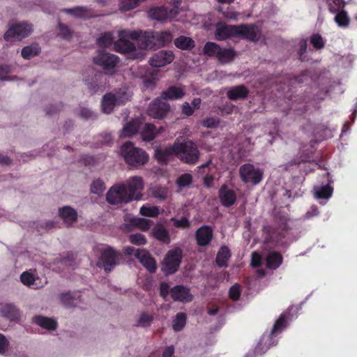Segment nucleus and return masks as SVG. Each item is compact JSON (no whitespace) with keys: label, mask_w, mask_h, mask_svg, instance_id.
Here are the masks:
<instances>
[{"label":"nucleus","mask_w":357,"mask_h":357,"mask_svg":"<svg viewBox=\"0 0 357 357\" xmlns=\"http://www.w3.org/2000/svg\"><path fill=\"white\" fill-rule=\"evenodd\" d=\"M40 52V47L37 43L24 47L22 50V56L25 59H31L38 55Z\"/></svg>","instance_id":"f704fd0d"},{"label":"nucleus","mask_w":357,"mask_h":357,"mask_svg":"<svg viewBox=\"0 0 357 357\" xmlns=\"http://www.w3.org/2000/svg\"><path fill=\"white\" fill-rule=\"evenodd\" d=\"M182 252L180 248L169 250L164 259L162 270L166 274L175 273L181 264Z\"/></svg>","instance_id":"9d476101"},{"label":"nucleus","mask_w":357,"mask_h":357,"mask_svg":"<svg viewBox=\"0 0 357 357\" xmlns=\"http://www.w3.org/2000/svg\"><path fill=\"white\" fill-rule=\"evenodd\" d=\"M329 10L335 13L340 10L344 6V1L343 0H326Z\"/></svg>","instance_id":"09e8293b"},{"label":"nucleus","mask_w":357,"mask_h":357,"mask_svg":"<svg viewBox=\"0 0 357 357\" xmlns=\"http://www.w3.org/2000/svg\"><path fill=\"white\" fill-rule=\"evenodd\" d=\"M174 44L177 48L181 50H190L195 46L194 40L191 38L184 36L176 38Z\"/></svg>","instance_id":"c9c22d12"},{"label":"nucleus","mask_w":357,"mask_h":357,"mask_svg":"<svg viewBox=\"0 0 357 357\" xmlns=\"http://www.w3.org/2000/svg\"><path fill=\"white\" fill-rule=\"evenodd\" d=\"M319 215V210L317 206H312L310 210L305 214L304 218L305 219H310L312 217L317 216Z\"/></svg>","instance_id":"0e129e2a"},{"label":"nucleus","mask_w":357,"mask_h":357,"mask_svg":"<svg viewBox=\"0 0 357 357\" xmlns=\"http://www.w3.org/2000/svg\"><path fill=\"white\" fill-rule=\"evenodd\" d=\"M119 40L114 43V50L121 53L128 54L132 58L142 57V50L164 47L172 40L169 31H149L122 29L118 31Z\"/></svg>","instance_id":"f257e3e1"},{"label":"nucleus","mask_w":357,"mask_h":357,"mask_svg":"<svg viewBox=\"0 0 357 357\" xmlns=\"http://www.w3.org/2000/svg\"><path fill=\"white\" fill-rule=\"evenodd\" d=\"M11 72V67L8 65L0 66V80H8L6 75Z\"/></svg>","instance_id":"680f3d73"},{"label":"nucleus","mask_w":357,"mask_h":357,"mask_svg":"<svg viewBox=\"0 0 357 357\" xmlns=\"http://www.w3.org/2000/svg\"><path fill=\"white\" fill-rule=\"evenodd\" d=\"M213 238V231L207 226L200 227L196 232V239L199 245H208Z\"/></svg>","instance_id":"5701e85b"},{"label":"nucleus","mask_w":357,"mask_h":357,"mask_svg":"<svg viewBox=\"0 0 357 357\" xmlns=\"http://www.w3.org/2000/svg\"><path fill=\"white\" fill-rule=\"evenodd\" d=\"M239 175L245 183L259 184L263 179L264 172L252 164H244L239 168Z\"/></svg>","instance_id":"0eeeda50"},{"label":"nucleus","mask_w":357,"mask_h":357,"mask_svg":"<svg viewBox=\"0 0 357 357\" xmlns=\"http://www.w3.org/2000/svg\"><path fill=\"white\" fill-rule=\"evenodd\" d=\"M114 95L117 102H119V105H123L127 101L131 100L133 93L130 86L124 85L119 88Z\"/></svg>","instance_id":"cd10ccee"},{"label":"nucleus","mask_w":357,"mask_h":357,"mask_svg":"<svg viewBox=\"0 0 357 357\" xmlns=\"http://www.w3.org/2000/svg\"><path fill=\"white\" fill-rule=\"evenodd\" d=\"M230 257V251L228 248L223 246L219 250L217 257L216 262L220 266H226L227 261Z\"/></svg>","instance_id":"4c0bfd02"},{"label":"nucleus","mask_w":357,"mask_h":357,"mask_svg":"<svg viewBox=\"0 0 357 357\" xmlns=\"http://www.w3.org/2000/svg\"><path fill=\"white\" fill-rule=\"evenodd\" d=\"M261 262V257L259 254L255 252L252 255L251 264L254 267L259 266Z\"/></svg>","instance_id":"e2e57ef3"},{"label":"nucleus","mask_w":357,"mask_h":357,"mask_svg":"<svg viewBox=\"0 0 357 357\" xmlns=\"http://www.w3.org/2000/svg\"><path fill=\"white\" fill-rule=\"evenodd\" d=\"M10 342L3 334L0 333V355H5L9 350Z\"/></svg>","instance_id":"3c124183"},{"label":"nucleus","mask_w":357,"mask_h":357,"mask_svg":"<svg viewBox=\"0 0 357 357\" xmlns=\"http://www.w3.org/2000/svg\"><path fill=\"white\" fill-rule=\"evenodd\" d=\"M310 43L313 47L317 50L321 49L324 46V41L319 34H313L310 37Z\"/></svg>","instance_id":"603ef678"},{"label":"nucleus","mask_w":357,"mask_h":357,"mask_svg":"<svg viewBox=\"0 0 357 357\" xmlns=\"http://www.w3.org/2000/svg\"><path fill=\"white\" fill-rule=\"evenodd\" d=\"M114 38L111 32L102 33L98 38L97 43L101 47H109L114 43Z\"/></svg>","instance_id":"58836bf2"},{"label":"nucleus","mask_w":357,"mask_h":357,"mask_svg":"<svg viewBox=\"0 0 357 357\" xmlns=\"http://www.w3.org/2000/svg\"><path fill=\"white\" fill-rule=\"evenodd\" d=\"M238 30V26L218 24L216 28L215 37L218 40H225L232 36L237 37Z\"/></svg>","instance_id":"f3484780"},{"label":"nucleus","mask_w":357,"mask_h":357,"mask_svg":"<svg viewBox=\"0 0 357 357\" xmlns=\"http://www.w3.org/2000/svg\"><path fill=\"white\" fill-rule=\"evenodd\" d=\"M172 221L174 225L177 228L184 229L188 227L190 225L189 221L186 218H182L181 220L172 218Z\"/></svg>","instance_id":"bf43d9fd"},{"label":"nucleus","mask_w":357,"mask_h":357,"mask_svg":"<svg viewBox=\"0 0 357 357\" xmlns=\"http://www.w3.org/2000/svg\"><path fill=\"white\" fill-rule=\"evenodd\" d=\"M126 255H134L140 263L151 273L156 270V264L148 251L146 250L135 249L132 247H126L124 249Z\"/></svg>","instance_id":"1a4fd4ad"},{"label":"nucleus","mask_w":357,"mask_h":357,"mask_svg":"<svg viewBox=\"0 0 357 357\" xmlns=\"http://www.w3.org/2000/svg\"><path fill=\"white\" fill-rule=\"evenodd\" d=\"M120 154L126 164L131 167L142 166L149 160L148 154L143 149L135 146L130 142H127L121 146Z\"/></svg>","instance_id":"20e7f679"},{"label":"nucleus","mask_w":357,"mask_h":357,"mask_svg":"<svg viewBox=\"0 0 357 357\" xmlns=\"http://www.w3.org/2000/svg\"><path fill=\"white\" fill-rule=\"evenodd\" d=\"M153 236L158 240L169 243L170 237L168 231L162 225H157L152 230Z\"/></svg>","instance_id":"473e14b6"},{"label":"nucleus","mask_w":357,"mask_h":357,"mask_svg":"<svg viewBox=\"0 0 357 357\" xmlns=\"http://www.w3.org/2000/svg\"><path fill=\"white\" fill-rule=\"evenodd\" d=\"M139 123L137 121H130L126 123L121 132V137H130L137 132Z\"/></svg>","instance_id":"72a5a7b5"},{"label":"nucleus","mask_w":357,"mask_h":357,"mask_svg":"<svg viewBox=\"0 0 357 357\" xmlns=\"http://www.w3.org/2000/svg\"><path fill=\"white\" fill-rule=\"evenodd\" d=\"M96 64L101 66L107 71H111L114 68L118 63V57L103 50L97 52V55L93 58Z\"/></svg>","instance_id":"9b49d317"},{"label":"nucleus","mask_w":357,"mask_h":357,"mask_svg":"<svg viewBox=\"0 0 357 357\" xmlns=\"http://www.w3.org/2000/svg\"><path fill=\"white\" fill-rule=\"evenodd\" d=\"M105 189L104 183L98 179L96 181H94L91 186V191L93 194H96L98 195H101Z\"/></svg>","instance_id":"de8ad7c7"},{"label":"nucleus","mask_w":357,"mask_h":357,"mask_svg":"<svg viewBox=\"0 0 357 357\" xmlns=\"http://www.w3.org/2000/svg\"><path fill=\"white\" fill-rule=\"evenodd\" d=\"M307 51V42L305 40H301L299 43V50L298 54L300 55L301 60H305V57L303 56V54Z\"/></svg>","instance_id":"338daca9"},{"label":"nucleus","mask_w":357,"mask_h":357,"mask_svg":"<svg viewBox=\"0 0 357 357\" xmlns=\"http://www.w3.org/2000/svg\"><path fill=\"white\" fill-rule=\"evenodd\" d=\"M163 128L160 127L158 131H157L154 125L151 123H146L142 131V139L144 141L150 142L153 140L156 137L157 134L159 132H161Z\"/></svg>","instance_id":"2f4dec72"},{"label":"nucleus","mask_w":357,"mask_h":357,"mask_svg":"<svg viewBox=\"0 0 357 357\" xmlns=\"http://www.w3.org/2000/svg\"><path fill=\"white\" fill-rule=\"evenodd\" d=\"M126 221H129L130 226L139 227L144 231L149 229L150 227V221L146 219L127 215L126 217ZM128 226L129 225L125 224L124 228L127 229Z\"/></svg>","instance_id":"7c9ffc66"},{"label":"nucleus","mask_w":357,"mask_h":357,"mask_svg":"<svg viewBox=\"0 0 357 357\" xmlns=\"http://www.w3.org/2000/svg\"><path fill=\"white\" fill-rule=\"evenodd\" d=\"M140 213L144 216L156 217L159 214V209L156 206L144 205L140 208Z\"/></svg>","instance_id":"a18cd8bd"},{"label":"nucleus","mask_w":357,"mask_h":357,"mask_svg":"<svg viewBox=\"0 0 357 357\" xmlns=\"http://www.w3.org/2000/svg\"><path fill=\"white\" fill-rule=\"evenodd\" d=\"M220 120L215 117H207L203 121V126L206 128H215L219 125Z\"/></svg>","instance_id":"13d9d810"},{"label":"nucleus","mask_w":357,"mask_h":357,"mask_svg":"<svg viewBox=\"0 0 357 357\" xmlns=\"http://www.w3.org/2000/svg\"><path fill=\"white\" fill-rule=\"evenodd\" d=\"M289 312H286L281 314L275 323L271 333L268 335H264L261 337L259 344V347L263 346L266 347V349H267L270 347L277 344V340L275 337L286 328L287 325V319H289ZM291 319H290V320Z\"/></svg>","instance_id":"39448f33"},{"label":"nucleus","mask_w":357,"mask_h":357,"mask_svg":"<svg viewBox=\"0 0 357 357\" xmlns=\"http://www.w3.org/2000/svg\"><path fill=\"white\" fill-rule=\"evenodd\" d=\"M79 115L86 119H95L96 117V114L87 107L81 108Z\"/></svg>","instance_id":"052dcab7"},{"label":"nucleus","mask_w":357,"mask_h":357,"mask_svg":"<svg viewBox=\"0 0 357 357\" xmlns=\"http://www.w3.org/2000/svg\"><path fill=\"white\" fill-rule=\"evenodd\" d=\"M282 256L278 252H270L266 257V266L268 268L275 269L282 263Z\"/></svg>","instance_id":"e433bc0d"},{"label":"nucleus","mask_w":357,"mask_h":357,"mask_svg":"<svg viewBox=\"0 0 357 357\" xmlns=\"http://www.w3.org/2000/svg\"><path fill=\"white\" fill-rule=\"evenodd\" d=\"M219 196L222 204L225 206L233 205L236 200V195L234 190L223 185L219 190Z\"/></svg>","instance_id":"b1692460"},{"label":"nucleus","mask_w":357,"mask_h":357,"mask_svg":"<svg viewBox=\"0 0 357 357\" xmlns=\"http://www.w3.org/2000/svg\"><path fill=\"white\" fill-rule=\"evenodd\" d=\"M333 188L329 184L315 185L314 187V196L316 199H328L331 197Z\"/></svg>","instance_id":"bb28decb"},{"label":"nucleus","mask_w":357,"mask_h":357,"mask_svg":"<svg viewBox=\"0 0 357 357\" xmlns=\"http://www.w3.org/2000/svg\"><path fill=\"white\" fill-rule=\"evenodd\" d=\"M185 94L183 89L181 87L171 86L161 95V98L164 100H176L181 98Z\"/></svg>","instance_id":"c756f323"},{"label":"nucleus","mask_w":357,"mask_h":357,"mask_svg":"<svg viewBox=\"0 0 357 357\" xmlns=\"http://www.w3.org/2000/svg\"><path fill=\"white\" fill-rule=\"evenodd\" d=\"M129 240L134 245H144L146 243L145 236L142 234H132L129 236Z\"/></svg>","instance_id":"8fccbe9b"},{"label":"nucleus","mask_w":357,"mask_h":357,"mask_svg":"<svg viewBox=\"0 0 357 357\" xmlns=\"http://www.w3.org/2000/svg\"><path fill=\"white\" fill-rule=\"evenodd\" d=\"M139 0H121L119 8L123 11H128L137 7Z\"/></svg>","instance_id":"49530a36"},{"label":"nucleus","mask_w":357,"mask_h":357,"mask_svg":"<svg viewBox=\"0 0 357 357\" xmlns=\"http://www.w3.org/2000/svg\"><path fill=\"white\" fill-rule=\"evenodd\" d=\"M174 59V54L171 50H160L154 54L149 61L153 67H162L171 63Z\"/></svg>","instance_id":"ddd939ff"},{"label":"nucleus","mask_w":357,"mask_h":357,"mask_svg":"<svg viewBox=\"0 0 357 357\" xmlns=\"http://www.w3.org/2000/svg\"><path fill=\"white\" fill-rule=\"evenodd\" d=\"M241 294V286L238 284H235L231 288L229 291V295L230 298H231L234 301H236L240 298V296Z\"/></svg>","instance_id":"5fc2aeb1"},{"label":"nucleus","mask_w":357,"mask_h":357,"mask_svg":"<svg viewBox=\"0 0 357 357\" xmlns=\"http://www.w3.org/2000/svg\"><path fill=\"white\" fill-rule=\"evenodd\" d=\"M0 314L10 321L17 320L20 316L18 309L11 303L0 304Z\"/></svg>","instance_id":"4be33fe9"},{"label":"nucleus","mask_w":357,"mask_h":357,"mask_svg":"<svg viewBox=\"0 0 357 357\" xmlns=\"http://www.w3.org/2000/svg\"><path fill=\"white\" fill-rule=\"evenodd\" d=\"M63 12L73 15L77 18L86 19L93 15V12L91 9L86 6H76L72 8H64Z\"/></svg>","instance_id":"393cba45"},{"label":"nucleus","mask_w":357,"mask_h":357,"mask_svg":"<svg viewBox=\"0 0 357 357\" xmlns=\"http://www.w3.org/2000/svg\"><path fill=\"white\" fill-rule=\"evenodd\" d=\"M182 112L185 115L190 116L193 114L194 109L189 105L188 102H185L182 106Z\"/></svg>","instance_id":"774afa93"},{"label":"nucleus","mask_w":357,"mask_h":357,"mask_svg":"<svg viewBox=\"0 0 357 357\" xmlns=\"http://www.w3.org/2000/svg\"><path fill=\"white\" fill-rule=\"evenodd\" d=\"M178 11L176 8H171L168 10L166 8L160 7L151 9L149 15L152 19L165 21L175 17Z\"/></svg>","instance_id":"2eb2a0df"},{"label":"nucleus","mask_w":357,"mask_h":357,"mask_svg":"<svg viewBox=\"0 0 357 357\" xmlns=\"http://www.w3.org/2000/svg\"><path fill=\"white\" fill-rule=\"evenodd\" d=\"M33 322L36 325L50 331L55 330L57 327V322L54 319L42 315H36L33 317Z\"/></svg>","instance_id":"a878e982"},{"label":"nucleus","mask_w":357,"mask_h":357,"mask_svg":"<svg viewBox=\"0 0 357 357\" xmlns=\"http://www.w3.org/2000/svg\"><path fill=\"white\" fill-rule=\"evenodd\" d=\"M153 315L147 312H142L139 314L137 320V326L142 328L150 326L153 321Z\"/></svg>","instance_id":"a19ab883"},{"label":"nucleus","mask_w":357,"mask_h":357,"mask_svg":"<svg viewBox=\"0 0 357 357\" xmlns=\"http://www.w3.org/2000/svg\"><path fill=\"white\" fill-rule=\"evenodd\" d=\"M59 36L62 37L63 38L66 40H70L73 33L71 31V30L66 25L59 24Z\"/></svg>","instance_id":"6e6d98bb"},{"label":"nucleus","mask_w":357,"mask_h":357,"mask_svg":"<svg viewBox=\"0 0 357 357\" xmlns=\"http://www.w3.org/2000/svg\"><path fill=\"white\" fill-rule=\"evenodd\" d=\"M59 215L68 226L72 225L77 219V211L70 206L60 208L59 209Z\"/></svg>","instance_id":"6ab92c4d"},{"label":"nucleus","mask_w":357,"mask_h":357,"mask_svg":"<svg viewBox=\"0 0 357 357\" xmlns=\"http://www.w3.org/2000/svg\"><path fill=\"white\" fill-rule=\"evenodd\" d=\"M100 253V257L97 263L99 267L103 268L106 272H109L116 266L118 253L111 247L100 245L97 248Z\"/></svg>","instance_id":"423d86ee"},{"label":"nucleus","mask_w":357,"mask_h":357,"mask_svg":"<svg viewBox=\"0 0 357 357\" xmlns=\"http://www.w3.org/2000/svg\"><path fill=\"white\" fill-rule=\"evenodd\" d=\"M186 324V315L185 313L179 312L173 320L172 327L175 331H181Z\"/></svg>","instance_id":"79ce46f5"},{"label":"nucleus","mask_w":357,"mask_h":357,"mask_svg":"<svg viewBox=\"0 0 357 357\" xmlns=\"http://www.w3.org/2000/svg\"><path fill=\"white\" fill-rule=\"evenodd\" d=\"M174 156H177L185 163L195 164L199 159V153L192 141L181 142L178 139L172 146L160 147L155 150V157L160 163H166Z\"/></svg>","instance_id":"7ed1b4c3"},{"label":"nucleus","mask_w":357,"mask_h":357,"mask_svg":"<svg viewBox=\"0 0 357 357\" xmlns=\"http://www.w3.org/2000/svg\"><path fill=\"white\" fill-rule=\"evenodd\" d=\"M22 283L32 289H39L43 286L39 282V277L35 269H30L23 272L20 275Z\"/></svg>","instance_id":"4468645a"},{"label":"nucleus","mask_w":357,"mask_h":357,"mask_svg":"<svg viewBox=\"0 0 357 357\" xmlns=\"http://www.w3.org/2000/svg\"><path fill=\"white\" fill-rule=\"evenodd\" d=\"M33 31V26L26 22L12 25L4 33V39L7 41L21 40L27 37Z\"/></svg>","instance_id":"6e6552de"},{"label":"nucleus","mask_w":357,"mask_h":357,"mask_svg":"<svg viewBox=\"0 0 357 357\" xmlns=\"http://www.w3.org/2000/svg\"><path fill=\"white\" fill-rule=\"evenodd\" d=\"M192 183V176L190 174H183L181 175L176 181L179 187H185Z\"/></svg>","instance_id":"864d4df0"},{"label":"nucleus","mask_w":357,"mask_h":357,"mask_svg":"<svg viewBox=\"0 0 357 357\" xmlns=\"http://www.w3.org/2000/svg\"><path fill=\"white\" fill-rule=\"evenodd\" d=\"M169 109V105L162 98H156L152 101L148 108V114L153 119H162Z\"/></svg>","instance_id":"f8f14e48"},{"label":"nucleus","mask_w":357,"mask_h":357,"mask_svg":"<svg viewBox=\"0 0 357 357\" xmlns=\"http://www.w3.org/2000/svg\"><path fill=\"white\" fill-rule=\"evenodd\" d=\"M221 47L215 43L208 42L204 47V53L208 56L218 57Z\"/></svg>","instance_id":"ea45409f"},{"label":"nucleus","mask_w":357,"mask_h":357,"mask_svg":"<svg viewBox=\"0 0 357 357\" xmlns=\"http://www.w3.org/2000/svg\"><path fill=\"white\" fill-rule=\"evenodd\" d=\"M171 297L174 301L185 303L192 300V295L189 289L181 285H177L171 289Z\"/></svg>","instance_id":"aec40b11"},{"label":"nucleus","mask_w":357,"mask_h":357,"mask_svg":"<svg viewBox=\"0 0 357 357\" xmlns=\"http://www.w3.org/2000/svg\"><path fill=\"white\" fill-rule=\"evenodd\" d=\"M335 22L337 23L338 26L346 28L349 24L350 19L348 16V14L345 11L341 10L337 13L336 15L335 16Z\"/></svg>","instance_id":"37998d69"},{"label":"nucleus","mask_w":357,"mask_h":357,"mask_svg":"<svg viewBox=\"0 0 357 357\" xmlns=\"http://www.w3.org/2000/svg\"><path fill=\"white\" fill-rule=\"evenodd\" d=\"M237 37L243 38L249 40H257L260 36V32L257 26L250 25H239Z\"/></svg>","instance_id":"a211bd4d"},{"label":"nucleus","mask_w":357,"mask_h":357,"mask_svg":"<svg viewBox=\"0 0 357 357\" xmlns=\"http://www.w3.org/2000/svg\"><path fill=\"white\" fill-rule=\"evenodd\" d=\"M248 92L245 86L239 85L230 88L227 94L230 100H238L247 97Z\"/></svg>","instance_id":"c85d7f7f"},{"label":"nucleus","mask_w":357,"mask_h":357,"mask_svg":"<svg viewBox=\"0 0 357 357\" xmlns=\"http://www.w3.org/2000/svg\"><path fill=\"white\" fill-rule=\"evenodd\" d=\"M235 56V52L232 49L221 48L218 59L222 63L232 61Z\"/></svg>","instance_id":"c03bdc74"},{"label":"nucleus","mask_w":357,"mask_h":357,"mask_svg":"<svg viewBox=\"0 0 357 357\" xmlns=\"http://www.w3.org/2000/svg\"><path fill=\"white\" fill-rule=\"evenodd\" d=\"M144 188L143 179L140 176H132L125 183L114 185L108 190L106 199L111 204L128 203L142 198L141 191Z\"/></svg>","instance_id":"f03ea898"},{"label":"nucleus","mask_w":357,"mask_h":357,"mask_svg":"<svg viewBox=\"0 0 357 357\" xmlns=\"http://www.w3.org/2000/svg\"><path fill=\"white\" fill-rule=\"evenodd\" d=\"M116 105H119V102L114 93H108L102 97L101 108L103 113L107 114L112 113Z\"/></svg>","instance_id":"412c9836"},{"label":"nucleus","mask_w":357,"mask_h":357,"mask_svg":"<svg viewBox=\"0 0 357 357\" xmlns=\"http://www.w3.org/2000/svg\"><path fill=\"white\" fill-rule=\"evenodd\" d=\"M171 289L169 285L167 283H162L160 285V295L165 299L168 296L169 293H171Z\"/></svg>","instance_id":"69168bd1"},{"label":"nucleus","mask_w":357,"mask_h":357,"mask_svg":"<svg viewBox=\"0 0 357 357\" xmlns=\"http://www.w3.org/2000/svg\"><path fill=\"white\" fill-rule=\"evenodd\" d=\"M152 195L159 199H165L167 197V190L164 188H155L152 190Z\"/></svg>","instance_id":"4d7b16f0"},{"label":"nucleus","mask_w":357,"mask_h":357,"mask_svg":"<svg viewBox=\"0 0 357 357\" xmlns=\"http://www.w3.org/2000/svg\"><path fill=\"white\" fill-rule=\"evenodd\" d=\"M59 303L65 307L77 306L80 303V295L77 292L65 291L57 296Z\"/></svg>","instance_id":"dca6fc26"}]
</instances>
